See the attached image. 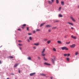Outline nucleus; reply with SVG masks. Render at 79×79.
<instances>
[{"mask_svg": "<svg viewBox=\"0 0 79 79\" xmlns=\"http://www.w3.org/2000/svg\"><path fill=\"white\" fill-rule=\"evenodd\" d=\"M9 58H13V56H9Z\"/></svg>", "mask_w": 79, "mask_h": 79, "instance_id": "nucleus-30", "label": "nucleus"}, {"mask_svg": "<svg viewBox=\"0 0 79 79\" xmlns=\"http://www.w3.org/2000/svg\"><path fill=\"white\" fill-rule=\"evenodd\" d=\"M51 2H54V0H51Z\"/></svg>", "mask_w": 79, "mask_h": 79, "instance_id": "nucleus-45", "label": "nucleus"}, {"mask_svg": "<svg viewBox=\"0 0 79 79\" xmlns=\"http://www.w3.org/2000/svg\"><path fill=\"white\" fill-rule=\"evenodd\" d=\"M67 56H70V54H67Z\"/></svg>", "mask_w": 79, "mask_h": 79, "instance_id": "nucleus-39", "label": "nucleus"}, {"mask_svg": "<svg viewBox=\"0 0 79 79\" xmlns=\"http://www.w3.org/2000/svg\"><path fill=\"white\" fill-rule=\"evenodd\" d=\"M27 31H29V27H27Z\"/></svg>", "mask_w": 79, "mask_h": 79, "instance_id": "nucleus-46", "label": "nucleus"}, {"mask_svg": "<svg viewBox=\"0 0 79 79\" xmlns=\"http://www.w3.org/2000/svg\"><path fill=\"white\" fill-rule=\"evenodd\" d=\"M64 56H67V54H64Z\"/></svg>", "mask_w": 79, "mask_h": 79, "instance_id": "nucleus-36", "label": "nucleus"}, {"mask_svg": "<svg viewBox=\"0 0 79 79\" xmlns=\"http://www.w3.org/2000/svg\"><path fill=\"white\" fill-rule=\"evenodd\" d=\"M1 63H2L1 62V61L0 60V64H1Z\"/></svg>", "mask_w": 79, "mask_h": 79, "instance_id": "nucleus-53", "label": "nucleus"}, {"mask_svg": "<svg viewBox=\"0 0 79 79\" xmlns=\"http://www.w3.org/2000/svg\"><path fill=\"white\" fill-rule=\"evenodd\" d=\"M52 31V30L51 29H49L48 30V32H50Z\"/></svg>", "mask_w": 79, "mask_h": 79, "instance_id": "nucleus-28", "label": "nucleus"}, {"mask_svg": "<svg viewBox=\"0 0 79 79\" xmlns=\"http://www.w3.org/2000/svg\"><path fill=\"white\" fill-rule=\"evenodd\" d=\"M70 18L71 19H72L73 21V22H76V20H75V19H74L73 17H70Z\"/></svg>", "mask_w": 79, "mask_h": 79, "instance_id": "nucleus-3", "label": "nucleus"}, {"mask_svg": "<svg viewBox=\"0 0 79 79\" xmlns=\"http://www.w3.org/2000/svg\"><path fill=\"white\" fill-rule=\"evenodd\" d=\"M27 59L29 60H31V57H28L27 58Z\"/></svg>", "mask_w": 79, "mask_h": 79, "instance_id": "nucleus-24", "label": "nucleus"}, {"mask_svg": "<svg viewBox=\"0 0 79 79\" xmlns=\"http://www.w3.org/2000/svg\"><path fill=\"white\" fill-rule=\"evenodd\" d=\"M61 49L62 50H68V48H67L66 47H62Z\"/></svg>", "mask_w": 79, "mask_h": 79, "instance_id": "nucleus-2", "label": "nucleus"}, {"mask_svg": "<svg viewBox=\"0 0 79 79\" xmlns=\"http://www.w3.org/2000/svg\"><path fill=\"white\" fill-rule=\"evenodd\" d=\"M22 26L23 27H25L26 26V24H23V25Z\"/></svg>", "mask_w": 79, "mask_h": 79, "instance_id": "nucleus-25", "label": "nucleus"}, {"mask_svg": "<svg viewBox=\"0 0 79 79\" xmlns=\"http://www.w3.org/2000/svg\"><path fill=\"white\" fill-rule=\"evenodd\" d=\"M61 4L62 6H63V5H64V2L62 1L61 2Z\"/></svg>", "mask_w": 79, "mask_h": 79, "instance_id": "nucleus-18", "label": "nucleus"}, {"mask_svg": "<svg viewBox=\"0 0 79 79\" xmlns=\"http://www.w3.org/2000/svg\"><path fill=\"white\" fill-rule=\"evenodd\" d=\"M71 48H74L76 46V44H73L71 45L70 46Z\"/></svg>", "mask_w": 79, "mask_h": 79, "instance_id": "nucleus-4", "label": "nucleus"}, {"mask_svg": "<svg viewBox=\"0 0 79 79\" xmlns=\"http://www.w3.org/2000/svg\"><path fill=\"white\" fill-rule=\"evenodd\" d=\"M59 17L62 18V17H63V15H61V14H59Z\"/></svg>", "mask_w": 79, "mask_h": 79, "instance_id": "nucleus-22", "label": "nucleus"}, {"mask_svg": "<svg viewBox=\"0 0 79 79\" xmlns=\"http://www.w3.org/2000/svg\"><path fill=\"white\" fill-rule=\"evenodd\" d=\"M27 41L28 42H30V40L29 39L27 40Z\"/></svg>", "mask_w": 79, "mask_h": 79, "instance_id": "nucleus-41", "label": "nucleus"}, {"mask_svg": "<svg viewBox=\"0 0 79 79\" xmlns=\"http://www.w3.org/2000/svg\"><path fill=\"white\" fill-rule=\"evenodd\" d=\"M56 3L58 4L59 3V0H56Z\"/></svg>", "mask_w": 79, "mask_h": 79, "instance_id": "nucleus-14", "label": "nucleus"}, {"mask_svg": "<svg viewBox=\"0 0 79 79\" xmlns=\"http://www.w3.org/2000/svg\"><path fill=\"white\" fill-rule=\"evenodd\" d=\"M12 74L13 75H14V74Z\"/></svg>", "mask_w": 79, "mask_h": 79, "instance_id": "nucleus-57", "label": "nucleus"}, {"mask_svg": "<svg viewBox=\"0 0 79 79\" xmlns=\"http://www.w3.org/2000/svg\"><path fill=\"white\" fill-rule=\"evenodd\" d=\"M66 60H67V61H69V58H66Z\"/></svg>", "mask_w": 79, "mask_h": 79, "instance_id": "nucleus-34", "label": "nucleus"}, {"mask_svg": "<svg viewBox=\"0 0 79 79\" xmlns=\"http://www.w3.org/2000/svg\"><path fill=\"white\" fill-rule=\"evenodd\" d=\"M35 73H32L30 74V76H34V75H35Z\"/></svg>", "mask_w": 79, "mask_h": 79, "instance_id": "nucleus-5", "label": "nucleus"}, {"mask_svg": "<svg viewBox=\"0 0 79 79\" xmlns=\"http://www.w3.org/2000/svg\"><path fill=\"white\" fill-rule=\"evenodd\" d=\"M52 29H57V27H52Z\"/></svg>", "mask_w": 79, "mask_h": 79, "instance_id": "nucleus-19", "label": "nucleus"}, {"mask_svg": "<svg viewBox=\"0 0 79 79\" xmlns=\"http://www.w3.org/2000/svg\"><path fill=\"white\" fill-rule=\"evenodd\" d=\"M51 42V41L50 40H49L47 42V43L48 44H50V42Z\"/></svg>", "mask_w": 79, "mask_h": 79, "instance_id": "nucleus-16", "label": "nucleus"}, {"mask_svg": "<svg viewBox=\"0 0 79 79\" xmlns=\"http://www.w3.org/2000/svg\"><path fill=\"white\" fill-rule=\"evenodd\" d=\"M70 41H69L68 42H66L65 43V44H70Z\"/></svg>", "mask_w": 79, "mask_h": 79, "instance_id": "nucleus-26", "label": "nucleus"}, {"mask_svg": "<svg viewBox=\"0 0 79 79\" xmlns=\"http://www.w3.org/2000/svg\"><path fill=\"white\" fill-rule=\"evenodd\" d=\"M71 29H74V28L73 27H71Z\"/></svg>", "mask_w": 79, "mask_h": 79, "instance_id": "nucleus-48", "label": "nucleus"}, {"mask_svg": "<svg viewBox=\"0 0 79 79\" xmlns=\"http://www.w3.org/2000/svg\"><path fill=\"white\" fill-rule=\"evenodd\" d=\"M78 20H79V18L78 19Z\"/></svg>", "mask_w": 79, "mask_h": 79, "instance_id": "nucleus-59", "label": "nucleus"}, {"mask_svg": "<svg viewBox=\"0 0 79 79\" xmlns=\"http://www.w3.org/2000/svg\"><path fill=\"white\" fill-rule=\"evenodd\" d=\"M53 50L54 51V52H56V49H55L54 48H53Z\"/></svg>", "mask_w": 79, "mask_h": 79, "instance_id": "nucleus-31", "label": "nucleus"}, {"mask_svg": "<svg viewBox=\"0 0 79 79\" xmlns=\"http://www.w3.org/2000/svg\"><path fill=\"white\" fill-rule=\"evenodd\" d=\"M44 64H45V65H47V66H50V64L46 62L44 63Z\"/></svg>", "mask_w": 79, "mask_h": 79, "instance_id": "nucleus-6", "label": "nucleus"}, {"mask_svg": "<svg viewBox=\"0 0 79 79\" xmlns=\"http://www.w3.org/2000/svg\"><path fill=\"white\" fill-rule=\"evenodd\" d=\"M7 79H9V78H7Z\"/></svg>", "mask_w": 79, "mask_h": 79, "instance_id": "nucleus-56", "label": "nucleus"}, {"mask_svg": "<svg viewBox=\"0 0 79 79\" xmlns=\"http://www.w3.org/2000/svg\"><path fill=\"white\" fill-rule=\"evenodd\" d=\"M19 49H20V50H21L22 49V48H21V47H20Z\"/></svg>", "mask_w": 79, "mask_h": 79, "instance_id": "nucleus-49", "label": "nucleus"}, {"mask_svg": "<svg viewBox=\"0 0 79 79\" xmlns=\"http://www.w3.org/2000/svg\"><path fill=\"white\" fill-rule=\"evenodd\" d=\"M45 24V23H41L40 24V27H42V26H43L44 25V24Z\"/></svg>", "mask_w": 79, "mask_h": 79, "instance_id": "nucleus-13", "label": "nucleus"}, {"mask_svg": "<svg viewBox=\"0 0 79 79\" xmlns=\"http://www.w3.org/2000/svg\"><path fill=\"white\" fill-rule=\"evenodd\" d=\"M15 79H17V78H15Z\"/></svg>", "mask_w": 79, "mask_h": 79, "instance_id": "nucleus-58", "label": "nucleus"}, {"mask_svg": "<svg viewBox=\"0 0 79 79\" xmlns=\"http://www.w3.org/2000/svg\"><path fill=\"white\" fill-rule=\"evenodd\" d=\"M41 76H46V75L45 74H44V73H42L40 74Z\"/></svg>", "mask_w": 79, "mask_h": 79, "instance_id": "nucleus-17", "label": "nucleus"}, {"mask_svg": "<svg viewBox=\"0 0 79 79\" xmlns=\"http://www.w3.org/2000/svg\"><path fill=\"white\" fill-rule=\"evenodd\" d=\"M78 54V52H77L75 53V55H77Z\"/></svg>", "mask_w": 79, "mask_h": 79, "instance_id": "nucleus-32", "label": "nucleus"}, {"mask_svg": "<svg viewBox=\"0 0 79 79\" xmlns=\"http://www.w3.org/2000/svg\"><path fill=\"white\" fill-rule=\"evenodd\" d=\"M52 63L53 64H54L55 63V62H54V61H55V58L54 57V59H52Z\"/></svg>", "mask_w": 79, "mask_h": 79, "instance_id": "nucleus-9", "label": "nucleus"}, {"mask_svg": "<svg viewBox=\"0 0 79 79\" xmlns=\"http://www.w3.org/2000/svg\"><path fill=\"white\" fill-rule=\"evenodd\" d=\"M28 35H32V33H28Z\"/></svg>", "mask_w": 79, "mask_h": 79, "instance_id": "nucleus-43", "label": "nucleus"}, {"mask_svg": "<svg viewBox=\"0 0 79 79\" xmlns=\"http://www.w3.org/2000/svg\"><path fill=\"white\" fill-rule=\"evenodd\" d=\"M61 9V7H59V10H60Z\"/></svg>", "mask_w": 79, "mask_h": 79, "instance_id": "nucleus-44", "label": "nucleus"}, {"mask_svg": "<svg viewBox=\"0 0 79 79\" xmlns=\"http://www.w3.org/2000/svg\"><path fill=\"white\" fill-rule=\"evenodd\" d=\"M19 69V73H20V69Z\"/></svg>", "mask_w": 79, "mask_h": 79, "instance_id": "nucleus-42", "label": "nucleus"}, {"mask_svg": "<svg viewBox=\"0 0 79 79\" xmlns=\"http://www.w3.org/2000/svg\"><path fill=\"white\" fill-rule=\"evenodd\" d=\"M24 27H22V29H24Z\"/></svg>", "mask_w": 79, "mask_h": 79, "instance_id": "nucleus-51", "label": "nucleus"}, {"mask_svg": "<svg viewBox=\"0 0 79 79\" xmlns=\"http://www.w3.org/2000/svg\"><path fill=\"white\" fill-rule=\"evenodd\" d=\"M19 64H16L15 65H14V67L15 68Z\"/></svg>", "mask_w": 79, "mask_h": 79, "instance_id": "nucleus-15", "label": "nucleus"}, {"mask_svg": "<svg viewBox=\"0 0 79 79\" xmlns=\"http://www.w3.org/2000/svg\"><path fill=\"white\" fill-rule=\"evenodd\" d=\"M44 41H47V39H44Z\"/></svg>", "mask_w": 79, "mask_h": 79, "instance_id": "nucleus-35", "label": "nucleus"}, {"mask_svg": "<svg viewBox=\"0 0 79 79\" xmlns=\"http://www.w3.org/2000/svg\"><path fill=\"white\" fill-rule=\"evenodd\" d=\"M68 24H70V25H71L72 26H73V24L71 23H70L69 22H67Z\"/></svg>", "mask_w": 79, "mask_h": 79, "instance_id": "nucleus-10", "label": "nucleus"}, {"mask_svg": "<svg viewBox=\"0 0 79 79\" xmlns=\"http://www.w3.org/2000/svg\"><path fill=\"white\" fill-rule=\"evenodd\" d=\"M46 27H52V26L50 25H48L46 26Z\"/></svg>", "mask_w": 79, "mask_h": 79, "instance_id": "nucleus-12", "label": "nucleus"}, {"mask_svg": "<svg viewBox=\"0 0 79 79\" xmlns=\"http://www.w3.org/2000/svg\"><path fill=\"white\" fill-rule=\"evenodd\" d=\"M29 39H30V40H32V37H31V36H30L29 37Z\"/></svg>", "mask_w": 79, "mask_h": 79, "instance_id": "nucleus-23", "label": "nucleus"}, {"mask_svg": "<svg viewBox=\"0 0 79 79\" xmlns=\"http://www.w3.org/2000/svg\"><path fill=\"white\" fill-rule=\"evenodd\" d=\"M18 31H21V29L19 28V29H18Z\"/></svg>", "mask_w": 79, "mask_h": 79, "instance_id": "nucleus-47", "label": "nucleus"}, {"mask_svg": "<svg viewBox=\"0 0 79 79\" xmlns=\"http://www.w3.org/2000/svg\"><path fill=\"white\" fill-rule=\"evenodd\" d=\"M18 42H19L20 43H21V42H22V41H21V40H19L18 41Z\"/></svg>", "mask_w": 79, "mask_h": 79, "instance_id": "nucleus-38", "label": "nucleus"}, {"mask_svg": "<svg viewBox=\"0 0 79 79\" xmlns=\"http://www.w3.org/2000/svg\"><path fill=\"white\" fill-rule=\"evenodd\" d=\"M59 20H56L54 22V23H58Z\"/></svg>", "mask_w": 79, "mask_h": 79, "instance_id": "nucleus-29", "label": "nucleus"}, {"mask_svg": "<svg viewBox=\"0 0 79 79\" xmlns=\"http://www.w3.org/2000/svg\"><path fill=\"white\" fill-rule=\"evenodd\" d=\"M44 56V60H45V61H47V59H46L45 58V56Z\"/></svg>", "mask_w": 79, "mask_h": 79, "instance_id": "nucleus-20", "label": "nucleus"}, {"mask_svg": "<svg viewBox=\"0 0 79 79\" xmlns=\"http://www.w3.org/2000/svg\"><path fill=\"white\" fill-rule=\"evenodd\" d=\"M33 33H35V31H33Z\"/></svg>", "mask_w": 79, "mask_h": 79, "instance_id": "nucleus-50", "label": "nucleus"}, {"mask_svg": "<svg viewBox=\"0 0 79 79\" xmlns=\"http://www.w3.org/2000/svg\"><path fill=\"white\" fill-rule=\"evenodd\" d=\"M50 78H51V79H52V77H51Z\"/></svg>", "mask_w": 79, "mask_h": 79, "instance_id": "nucleus-54", "label": "nucleus"}, {"mask_svg": "<svg viewBox=\"0 0 79 79\" xmlns=\"http://www.w3.org/2000/svg\"><path fill=\"white\" fill-rule=\"evenodd\" d=\"M57 43L58 44H61V42L60 41H57Z\"/></svg>", "mask_w": 79, "mask_h": 79, "instance_id": "nucleus-21", "label": "nucleus"}, {"mask_svg": "<svg viewBox=\"0 0 79 79\" xmlns=\"http://www.w3.org/2000/svg\"><path fill=\"white\" fill-rule=\"evenodd\" d=\"M48 3H49V4H50V5H52V3H53V2H52V1H48Z\"/></svg>", "mask_w": 79, "mask_h": 79, "instance_id": "nucleus-7", "label": "nucleus"}, {"mask_svg": "<svg viewBox=\"0 0 79 79\" xmlns=\"http://www.w3.org/2000/svg\"><path fill=\"white\" fill-rule=\"evenodd\" d=\"M33 49H36V47H33Z\"/></svg>", "mask_w": 79, "mask_h": 79, "instance_id": "nucleus-40", "label": "nucleus"}, {"mask_svg": "<svg viewBox=\"0 0 79 79\" xmlns=\"http://www.w3.org/2000/svg\"><path fill=\"white\" fill-rule=\"evenodd\" d=\"M38 59L39 60H40L41 59V58L40 57V56H38Z\"/></svg>", "mask_w": 79, "mask_h": 79, "instance_id": "nucleus-27", "label": "nucleus"}, {"mask_svg": "<svg viewBox=\"0 0 79 79\" xmlns=\"http://www.w3.org/2000/svg\"><path fill=\"white\" fill-rule=\"evenodd\" d=\"M77 7H78V8H79V5Z\"/></svg>", "mask_w": 79, "mask_h": 79, "instance_id": "nucleus-52", "label": "nucleus"}, {"mask_svg": "<svg viewBox=\"0 0 79 79\" xmlns=\"http://www.w3.org/2000/svg\"><path fill=\"white\" fill-rule=\"evenodd\" d=\"M34 45H35L36 46H38V45H39V43H34Z\"/></svg>", "mask_w": 79, "mask_h": 79, "instance_id": "nucleus-11", "label": "nucleus"}, {"mask_svg": "<svg viewBox=\"0 0 79 79\" xmlns=\"http://www.w3.org/2000/svg\"><path fill=\"white\" fill-rule=\"evenodd\" d=\"M45 52V48H44L41 52V56H45L46 54L44 53V52Z\"/></svg>", "mask_w": 79, "mask_h": 79, "instance_id": "nucleus-1", "label": "nucleus"}, {"mask_svg": "<svg viewBox=\"0 0 79 79\" xmlns=\"http://www.w3.org/2000/svg\"><path fill=\"white\" fill-rule=\"evenodd\" d=\"M67 29H65V31H67Z\"/></svg>", "mask_w": 79, "mask_h": 79, "instance_id": "nucleus-55", "label": "nucleus"}, {"mask_svg": "<svg viewBox=\"0 0 79 79\" xmlns=\"http://www.w3.org/2000/svg\"><path fill=\"white\" fill-rule=\"evenodd\" d=\"M36 31H40V30L39 29H37L36 30Z\"/></svg>", "mask_w": 79, "mask_h": 79, "instance_id": "nucleus-33", "label": "nucleus"}, {"mask_svg": "<svg viewBox=\"0 0 79 79\" xmlns=\"http://www.w3.org/2000/svg\"><path fill=\"white\" fill-rule=\"evenodd\" d=\"M19 46H23V45L21 44H19Z\"/></svg>", "mask_w": 79, "mask_h": 79, "instance_id": "nucleus-37", "label": "nucleus"}, {"mask_svg": "<svg viewBox=\"0 0 79 79\" xmlns=\"http://www.w3.org/2000/svg\"><path fill=\"white\" fill-rule=\"evenodd\" d=\"M71 37L72 38H73V39H76V36H73V35H72L71 36Z\"/></svg>", "mask_w": 79, "mask_h": 79, "instance_id": "nucleus-8", "label": "nucleus"}]
</instances>
